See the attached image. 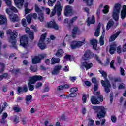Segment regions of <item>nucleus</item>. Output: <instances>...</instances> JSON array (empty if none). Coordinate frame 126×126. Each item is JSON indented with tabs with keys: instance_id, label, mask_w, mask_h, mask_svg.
<instances>
[{
	"instance_id": "1",
	"label": "nucleus",
	"mask_w": 126,
	"mask_h": 126,
	"mask_svg": "<svg viewBox=\"0 0 126 126\" xmlns=\"http://www.w3.org/2000/svg\"><path fill=\"white\" fill-rule=\"evenodd\" d=\"M99 72L102 74L104 79H105V81L101 80V85L104 87V90L106 93H109L110 91V88H111V86L110 81H109V80L107 79V73L103 70H99Z\"/></svg>"
},
{
	"instance_id": "2",
	"label": "nucleus",
	"mask_w": 126,
	"mask_h": 126,
	"mask_svg": "<svg viewBox=\"0 0 126 126\" xmlns=\"http://www.w3.org/2000/svg\"><path fill=\"white\" fill-rule=\"evenodd\" d=\"M93 110H94L95 113H97L96 118L102 119V118H105L106 116V110L104 106H93Z\"/></svg>"
},
{
	"instance_id": "3",
	"label": "nucleus",
	"mask_w": 126,
	"mask_h": 126,
	"mask_svg": "<svg viewBox=\"0 0 126 126\" xmlns=\"http://www.w3.org/2000/svg\"><path fill=\"white\" fill-rule=\"evenodd\" d=\"M7 34L11 35L9 42L13 45V47L16 48V46L15 45L16 39L15 38H17V36H18V31L16 30H14L12 32L11 30H8L7 31Z\"/></svg>"
},
{
	"instance_id": "4",
	"label": "nucleus",
	"mask_w": 126,
	"mask_h": 126,
	"mask_svg": "<svg viewBox=\"0 0 126 126\" xmlns=\"http://www.w3.org/2000/svg\"><path fill=\"white\" fill-rule=\"evenodd\" d=\"M121 8L122 5L119 3H116L114 6L112 16L115 21L119 20Z\"/></svg>"
},
{
	"instance_id": "5",
	"label": "nucleus",
	"mask_w": 126,
	"mask_h": 126,
	"mask_svg": "<svg viewBox=\"0 0 126 126\" xmlns=\"http://www.w3.org/2000/svg\"><path fill=\"white\" fill-rule=\"evenodd\" d=\"M63 10V6L61 5L60 1H57V4L55 5L54 9L53 10L50 15V17H53L56 13H57L58 16L61 15V12Z\"/></svg>"
},
{
	"instance_id": "6",
	"label": "nucleus",
	"mask_w": 126,
	"mask_h": 126,
	"mask_svg": "<svg viewBox=\"0 0 126 126\" xmlns=\"http://www.w3.org/2000/svg\"><path fill=\"white\" fill-rule=\"evenodd\" d=\"M86 43L85 39H84L82 41H74L71 43L70 46L72 49H75L76 48H80L83 45H84Z\"/></svg>"
},
{
	"instance_id": "7",
	"label": "nucleus",
	"mask_w": 126,
	"mask_h": 126,
	"mask_svg": "<svg viewBox=\"0 0 126 126\" xmlns=\"http://www.w3.org/2000/svg\"><path fill=\"white\" fill-rule=\"evenodd\" d=\"M46 57H47V54H43L39 55L38 56H35L32 59V63L33 64H37V63H41V60L46 58Z\"/></svg>"
},
{
	"instance_id": "8",
	"label": "nucleus",
	"mask_w": 126,
	"mask_h": 126,
	"mask_svg": "<svg viewBox=\"0 0 126 126\" xmlns=\"http://www.w3.org/2000/svg\"><path fill=\"white\" fill-rule=\"evenodd\" d=\"M46 36H47L46 33H44L41 35V37L39 40V42L38 44V47H39L41 50L46 49V44L44 42L45 39H46Z\"/></svg>"
},
{
	"instance_id": "9",
	"label": "nucleus",
	"mask_w": 126,
	"mask_h": 126,
	"mask_svg": "<svg viewBox=\"0 0 126 126\" xmlns=\"http://www.w3.org/2000/svg\"><path fill=\"white\" fill-rule=\"evenodd\" d=\"M92 66H93L92 63L89 62H84L82 63V65L80 66V68L81 69H82V70H84L85 68L86 70H88V69H90Z\"/></svg>"
},
{
	"instance_id": "10",
	"label": "nucleus",
	"mask_w": 126,
	"mask_h": 126,
	"mask_svg": "<svg viewBox=\"0 0 126 126\" xmlns=\"http://www.w3.org/2000/svg\"><path fill=\"white\" fill-rule=\"evenodd\" d=\"M45 26L48 27V28H53L56 30L59 29V25H58V24L56 23V22L54 20L47 23Z\"/></svg>"
},
{
	"instance_id": "11",
	"label": "nucleus",
	"mask_w": 126,
	"mask_h": 126,
	"mask_svg": "<svg viewBox=\"0 0 126 126\" xmlns=\"http://www.w3.org/2000/svg\"><path fill=\"white\" fill-rule=\"evenodd\" d=\"M20 45L24 48H27V46H28V37L27 36L24 35L21 37Z\"/></svg>"
},
{
	"instance_id": "12",
	"label": "nucleus",
	"mask_w": 126,
	"mask_h": 126,
	"mask_svg": "<svg viewBox=\"0 0 126 126\" xmlns=\"http://www.w3.org/2000/svg\"><path fill=\"white\" fill-rule=\"evenodd\" d=\"M63 67L61 65H56L54 66L53 70H52L51 73L53 75H57L60 73V71Z\"/></svg>"
},
{
	"instance_id": "13",
	"label": "nucleus",
	"mask_w": 126,
	"mask_h": 126,
	"mask_svg": "<svg viewBox=\"0 0 126 126\" xmlns=\"http://www.w3.org/2000/svg\"><path fill=\"white\" fill-rule=\"evenodd\" d=\"M92 58H93V54L90 51L88 50L85 53L83 59L84 61H86V60L92 59Z\"/></svg>"
},
{
	"instance_id": "14",
	"label": "nucleus",
	"mask_w": 126,
	"mask_h": 126,
	"mask_svg": "<svg viewBox=\"0 0 126 126\" xmlns=\"http://www.w3.org/2000/svg\"><path fill=\"white\" fill-rule=\"evenodd\" d=\"M30 79L31 80V82H32V83H35L36 81H40V80H42L43 79V77L36 75L30 78Z\"/></svg>"
},
{
	"instance_id": "15",
	"label": "nucleus",
	"mask_w": 126,
	"mask_h": 126,
	"mask_svg": "<svg viewBox=\"0 0 126 126\" xmlns=\"http://www.w3.org/2000/svg\"><path fill=\"white\" fill-rule=\"evenodd\" d=\"M64 10V14L66 16H68L69 14H72V7L70 5L66 6Z\"/></svg>"
},
{
	"instance_id": "16",
	"label": "nucleus",
	"mask_w": 126,
	"mask_h": 126,
	"mask_svg": "<svg viewBox=\"0 0 126 126\" xmlns=\"http://www.w3.org/2000/svg\"><path fill=\"white\" fill-rule=\"evenodd\" d=\"M6 4L8 6L10 7V9L14 12H17V9L15 8V7H14L13 6H11V0H4Z\"/></svg>"
},
{
	"instance_id": "17",
	"label": "nucleus",
	"mask_w": 126,
	"mask_h": 126,
	"mask_svg": "<svg viewBox=\"0 0 126 126\" xmlns=\"http://www.w3.org/2000/svg\"><path fill=\"white\" fill-rule=\"evenodd\" d=\"M16 6L18 8H22L23 3H24V0H14Z\"/></svg>"
},
{
	"instance_id": "18",
	"label": "nucleus",
	"mask_w": 126,
	"mask_h": 126,
	"mask_svg": "<svg viewBox=\"0 0 126 126\" xmlns=\"http://www.w3.org/2000/svg\"><path fill=\"white\" fill-rule=\"evenodd\" d=\"M117 49V45L116 44L113 43L110 45L109 52L111 55H114L115 54V52H116V49Z\"/></svg>"
},
{
	"instance_id": "19",
	"label": "nucleus",
	"mask_w": 126,
	"mask_h": 126,
	"mask_svg": "<svg viewBox=\"0 0 126 126\" xmlns=\"http://www.w3.org/2000/svg\"><path fill=\"white\" fill-rule=\"evenodd\" d=\"M6 13H7V14L9 15L10 16V18L11 20V21L12 22H15V21H16V19H17V18H18V16H17V15L15 14L13 15V17H12V16L10 15V11H9V9L7 8L6 10Z\"/></svg>"
},
{
	"instance_id": "20",
	"label": "nucleus",
	"mask_w": 126,
	"mask_h": 126,
	"mask_svg": "<svg viewBox=\"0 0 126 126\" xmlns=\"http://www.w3.org/2000/svg\"><path fill=\"white\" fill-rule=\"evenodd\" d=\"M121 34V31L117 32L115 34H112L109 38V42H114L117 37L119 36V35Z\"/></svg>"
},
{
	"instance_id": "21",
	"label": "nucleus",
	"mask_w": 126,
	"mask_h": 126,
	"mask_svg": "<svg viewBox=\"0 0 126 126\" xmlns=\"http://www.w3.org/2000/svg\"><path fill=\"white\" fill-rule=\"evenodd\" d=\"M120 16L121 19H125L126 17V5H124L121 10Z\"/></svg>"
},
{
	"instance_id": "22",
	"label": "nucleus",
	"mask_w": 126,
	"mask_h": 126,
	"mask_svg": "<svg viewBox=\"0 0 126 126\" xmlns=\"http://www.w3.org/2000/svg\"><path fill=\"white\" fill-rule=\"evenodd\" d=\"M29 30H30L29 28H26V33H27V34H29L30 39H31V40H33L34 39V32H33V31H29Z\"/></svg>"
},
{
	"instance_id": "23",
	"label": "nucleus",
	"mask_w": 126,
	"mask_h": 126,
	"mask_svg": "<svg viewBox=\"0 0 126 126\" xmlns=\"http://www.w3.org/2000/svg\"><path fill=\"white\" fill-rule=\"evenodd\" d=\"M0 25H2L3 24H6L7 23V19L5 16L0 15Z\"/></svg>"
},
{
	"instance_id": "24",
	"label": "nucleus",
	"mask_w": 126,
	"mask_h": 126,
	"mask_svg": "<svg viewBox=\"0 0 126 126\" xmlns=\"http://www.w3.org/2000/svg\"><path fill=\"white\" fill-rule=\"evenodd\" d=\"M32 98L33 97L31 95H28L26 96L25 100L26 101V103L27 104V105H29L30 103L32 102Z\"/></svg>"
},
{
	"instance_id": "25",
	"label": "nucleus",
	"mask_w": 126,
	"mask_h": 126,
	"mask_svg": "<svg viewBox=\"0 0 126 126\" xmlns=\"http://www.w3.org/2000/svg\"><path fill=\"white\" fill-rule=\"evenodd\" d=\"M94 95H96L97 96V98L100 102H103L104 98H103V95H100V92L94 91Z\"/></svg>"
},
{
	"instance_id": "26",
	"label": "nucleus",
	"mask_w": 126,
	"mask_h": 126,
	"mask_svg": "<svg viewBox=\"0 0 126 126\" xmlns=\"http://www.w3.org/2000/svg\"><path fill=\"white\" fill-rule=\"evenodd\" d=\"M91 101L93 105H96L98 104H100V101L99 100H98V99H97V98L94 96H92L91 97Z\"/></svg>"
},
{
	"instance_id": "27",
	"label": "nucleus",
	"mask_w": 126,
	"mask_h": 126,
	"mask_svg": "<svg viewBox=\"0 0 126 126\" xmlns=\"http://www.w3.org/2000/svg\"><path fill=\"white\" fill-rule=\"evenodd\" d=\"M100 30H101V23H99L95 30V32L94 33V36H95V37H98L100 35Z\"/></svg>"
},
{
	"instance_id": "28",
	"label": "nucleus",
	"mask_w": 126,
	"mask_h": 126,
	"mask_svg": "<svg viewBox=\"0 0 126 126\" xmlns=\"http://www.w3.org/2000/svg\"><path fill=\"white\" fill-rule=\"evenodd\" d=\"M88 26H90V24H94L95 23V17L94 16H92L91 19L90 18H88Z\"/></svg>"
},
{
	"instance_id": "29",
	"label": "nucleus",
	"mask_w": 126,
	"mask_h": 126,
	"mask_svg": "<svg viewBox=\"0 0 126 126\" xmlns=\"http://www.w3.org/2000/svg\"><path fill=\"white\" fill-rule=\"evenodd\" d=\"M105 36V30L103 29V32L102 34L99 39V43L100 46L104 45V36Z\"/></svg>"
},
{
	"instance_id": "30",
	"label": "nucleus",
	"mask_w": 126,
	"mask_h": 126,
	"mask_svg": "<svg viewBox=\"0 0 126 126\" xmlns=\"http://www.w3.org/2000/svg\"><path fill=\"white\" fill-rule=\"evenodd\" d=\"M60 61H61L60 58L53 57L51 59V64L54 65L56 64V63H60Z\"/></svg>"
},
{
	"instance_id": "31",
	"label": "nucleus",
	"mask_w": 126,
	"mask_h": 126,
	"mask_svg": "<svg viewBox=\"0 0 126 126\" xmlns=\"http://www.w3.org/2000/svg\"><path fill=\"white\" fill-rule=\"evenodd\" d=\"M31 80L30 79L29 80V82L28 83L29 90L30 91H33L34 90V85L32 84H34V83H32V82H31Z\"/></svg>"
},
{
	"instance_id": "32",
	"label": "nucleus",
	"mask_w": 126,
	"mask_h": 126,
	"mask_svg": "<svg viewBox=\"0 0 126 126\" xmlns=\"http://www.w3.org/2000/svg\"><path fill=\"white\" fill-rule=\"evenodd\" d=\"M91 44L93 45V48L94 50H96V48H97V45L98 44V42H97V40L94 39L91 40Z\"/></svg>"
},
{
	"instance_id": "33",
	"label": "nucleus",
	"mask_w": 126,
	"mask_h": 126,
	"mask_svg": "<svg viewBox=\"0 0 126 126\" xmlns=\"http://www.w3.org/2000/svg\"><path fill=\"white\" fill-rule=\"evenodd\" d=\"M63 55V50L61 49H58L55 54L56 57H58L59 58H61Z\"/></svg>"
},
{
	"instance_id": "34",
	"label": "nucleus",
	"mask_w": 126,
	"mask_h": 126,
	"mask_svg": "<svg viewBox=\"0 0 126 126\" xmlns=\"http://www.w3.org/2000/svg\"><path fill=\"white\" fill-rule=\"evenodd\" d=\"M8 116V115L7 114V113L5 112L3 113L2 119L0 121L2 124H4V123L5 122V119H6V118H7Z\"/></svg>"
},
{
	"instance_id": "35",
	"label": "nucleus",
	"mask_w": 126,
	"mask_h": 126,
	"mask_svg": "<svg viewBox=\"0 0 126 126\" xmlns=\"http://www.w3.org/2000/svg\"><path fill=\"white\" fill-rule=\"evenodd\" d=\"M113 25H114V22L113 20H109L106 26V30H109V29L111 28Z\"/></svg>"
},
{
	"instance_id": "36",
	"label": "nucleus",
	"mask_w": 126,
	"mask_h": 126,
	"mask_svg": "<svg viewBox=\"0 0 126 126\" xmlns=\"http://www.w3.org/2000/svg\"><path fill=\"white\" fill-rule=\"evenodd\" d=\"M38 18L40 22H43L45 21V17H44V14H43V13H41V14H38Z\"/></svg>"
},
{
	"instance_id": "37",
	"label": "nucleus",
	"mask_w": 126,
	"mask_h": 126,
	"mask_svg": "<svg viewBox=\"0 0 126 126\" xmlns=\"http://www.w3.org/2000/svg\"><path fill=\"white\" fill-rule=\"evenodd\" d=\"M84 1L86 2V4L88 6H91L93 4L94 0H83Z\"/></svg>"
},
{
	"instance_id": "38",
	"label": "nucleus",
	"mask_w": 126,
	"mask_h": 126,
	"mask_svg": "<svg viewBox=\"0 0 126 126\" xmlns=\"http://www.w3.org/2000/svg\"><path fill=\"white\" fill-rule=\"evenodd\" d=\"M35 9L36 12H37L38 14L43 13V11H42V10H41V9H40V8L39 7V6H37V5H35Z\"/></svg>"
},
{
	"instance_id": "39",
	"label": "nucleus",
	"mask_w": 126,
	"mask_h": 126,
	"mask_svg": "<svg viewBox=\"0 0 126 126\" xmlns=\"http://www.w3.org/2000/svg\"><path fill=\"white\" fill-rule=\"evenodd\" d=\"M77 31H78V28L75 27L72 30V33L73 37H75V35L77 33Z\"/></svg>"
},
{
	"instance_id": "40",
	"label": "nucleus",
	"mask_w": 126,
	"mask_h": 126,
	"mask_svg": "<svg viewBox=\"0 0 126 126\" xmlns=\"http://www.w3.org/2000/svg\"><path fill=\"white\" fill-rule=\"evenodd\" d=\"M32 18V14H30L26 17V19L28 23H31Z\"/></svg>"
},
{
	"instance_id": "41",
	"label": "nucleus",
	"mask_w": 126,
	"mask_h": 126,
	"mask_svg": "<svg viewBox=\"0 0 126 126\" xmlns=\"http://www.w3.org/2000/svg\"><path fill=\"white\" fill-rule=\"evenodd\" d=\"M30 70L31 71H32L33 72H37V70H38V69L37 68V66H31L30 68Z\"/></svg>"
},
{
	"instance_id": "42",
	"label": "nucleus",
	"mask_w": 126,
	"mask_h": 126,
	"mask_svg": "<svg viewBox=\"0 0 126 126\" xmlns=\"http://www.w3.org/2000/svg\"><path fill=\"white\" fill-rule=\"evenodd\" d=\"M104 9L102 10L103 13L105 14H106V13H108V12H109V6L106 5L104 6Z\"/></svg>"
},
{
	"instance_id": "43",
	"label": "nucleus",
	"mask_w": 126,
	"mask_h": 126,
	"mask_svg": "<svg viewBox=\"0 0 126 126\" xmlns=\"http://www.w3.org/2000/svg\"><path fill=\"white\" fill-rule=\"evenodd\" d=\"M5 65L3 63H0V73L4 70Z\"/></svg>"
},
{
	"instance_id": "44",
	"label": "nucleus",
	"mask_w": 126,
	"mask_h": 126,
	"mask_svg": "<svg viewBox=\"0 0 126 126\" xmlns=\"http://www.w3.org/2000/svg\"><path fill=\"white\" fill-rule=\"evenodd\" d=\"M56 0H49L48 4L49 6H53V5L56 2Z\"/></svg>"
},
{
	"instance_id": "45",
	"label": "nucleus",
	"mask_w": 126,
	"mask_h": 126,
	"mask_svg": "<svg viewBox=\"0 0 126 126\" xmlns=\"http://www.w3.org/2000/svg\"><path fill=\"white\" fill-rule=\"evenodd\" d=\"M77 95V94L76 93L71 92V93L68 95V98H69V97H71V98H74V97H76Z\"/></svg>"
},
{
	"instance_id": "46",
	"label": "nucleus",
	"mask_w": 126,
	"mask_h": 126,
	"mask_svg": "<svg viewBox=\"0 0 126 126\" xmlns=\"http://www.w3.org/2000/svg\"><path fill=\"white\" fill-rule=\"evenodd\" d=\"M115 63V61L114 60H112L111 63H110V67L111 68H112L113 70H116V68L115 66H114V63Z\"/></svg>"
},
{
	"instance_id": "47",
	"label": "nucleus",
	"mask_w": 126,
	"mask_h": 126,
	"mask_svg": "<svg viewBox=\"0 0 126 126\" xmlns=\"http://www.w3.org/2000/svg\"><path fill=\"white\" fill-rule=\"evenodd\" d=\"M94 126V120L90 119L88 124V126Z\"/></svg>"
},
{
	"instance_id": "48",
	"label": "nucleus",
	"mask_w": 126,
	"mask_h": 126,
	"mask_svg": "<svg viewBox=\"0 0 126 126\" xmlns=\"http://www.w3.org/2000/svg\"><path fill=\"white\" fill-rule=\"evenodd\" d=\"M22 24L24 27H26L27 26V24L26 23V20L25 19H23L22 20Z\"/></svg>"
},
{
	"instance_id": "49",
	"label": "nucleus",
	"mask_w": 126,
	"mask_h": 126,
	"mask_svg": "<svg viewBox=\"0 0 126 126\" xmlns=\"http://www.w3.org/2000/svg\"><path fill=\"white\" fill-rule=\"evenodd\" d=\"M59 97L60 98H62V99H67V98H68V95H66L64 94H63L59 95Z\"/></svg>"
},
{
	"instance_id": "50",
	"label": "nucleus",
	"mask_w": 126,
	"mask_h": 126,
	"mask_svg": "<svg viewBox=\"0 0 126 126\" xmlns=\"http://www.w3.org/2000/svg\"><path fill=\"white\" fill-rule=\"evenodd\" d=\"M111 120L112 123H116V121H117V117H116L115 116H112L111 117Z\"/></svg>"
},
{
	"instance_id": "51",
	"label": "nucleus",
	"mask_w": 126,
	"mask_h": 126,
	"mask_svg": "<svg viewBox=\"0 0 126 126\" xmlns=\"http://www.w3.org/2000/svg\"><path fill=\"white\" fill-rule=\"evenodd\" d=\"M120 73L123 76H125V70L122 67H120Z\"/></svg>"
},
{
	"instance_id": "52",
	"label": "nucleus",
	"mask_w": 126,
	"mask_h": 126,
	"mask_svg": "<svg viewBox=\"0 0 126 126\" xmlns=\"http://www.w3.org/2000/svg\"><path fill=\"white\" fill-rule=\"evenodd\" d=\"M43 85V83L41 82H38L36 84L35 87L36 88H40V87H42Z\"/></svg>"
},
{
	"instance_id": "53",
	"label": "nucleus",
	"mask_w": 126,
	"mask_h": 126,
	"mask_svg": "<svg viewBox=\"0 0 126 126\" xmlns=\"http://www.w3.org/2000/svg\"><path fill=\"white\" fill-rule=\"evenodd\" d=\"M92 81L94 84H99V82L97 81L95 78H93L92 79Z\"/></svg>"
},
{
	"instance_id": "54",
	"label": "nucleus",
	"mask_w": 126,
	"mask_h": 126,
	"mask_svg": "<svg viewBox=\"0 0 126 126\" xmlns=\"http://www.w3.org/2000/svg\"><path fill=\"white\" fill-rule=\"evenodd\" d=\"M113 99H114V94H113V93H111L110 94V103H112V102H113Z\"/></svg>"
},
{
	"instance_id": "55",
	"label": "nucleus",
	"mask_w": 126,
	"mask_h": 126,
	"mask_svg": "<svg viewBox=\"0 0 126 126\" xmlns=\"http://www.w3.org/2000/svg\"><path fill=\"white\" fill-rule=\"evenodd\" d=\"M76 19H77V17L75 16L69 21V23H73Z\"/></svg>"
},
{
	"instance_id": "56",
	"label": "nucleus",
	"mask_w": 126,
	"mask_h": 126,
	"mask_svg": "<svg viewBox=\"0 0 126 126\" xmlns=\"http://www.w3.org/2000/svg\"><path fill=\"white\" fill-rule=\"evenodd\" d=\"M7 77V74H4L3 75L0 76V80H2L3 78H6Z\"/></svg>"
},
{
	"instance_id": "57",
	"label": "nucleus",
	"mask_w": 126,
	"mask_h": 126,
	"mask_svg": "<svg viewBox=\"0 0 126 126\" xmlns=\"http://www.w3.org/2000/svg\"><path fill=\"white\" fill-rule=\"evenodd\" d=\"M78 91V89H77V88H72L71 89V92L74 93V92H76L77 91Z\"/></svg>"
},
{
	"instance_id": "58",
	"label": "nucleus",
	"mask_w": 126,
	"mask_h": 126,
	"mask_svg": "<svg viewBox=\"0 0 126 126\" xmlns=\"http://www.w3.org/2000/svg\"><path fill=\"white\" fill-rule=\"evenodd\" d=\"M87 99V95L84 94L83 96V103H86V99Z\"/></svg>"
},
{
	"instance_id": "59",
	"label": "nucleus",
	"mask_w": 126,
	"mask_h": 126,
	"mask_svg": "<svg viewBox=\"0 0 126 126\" xmlns=\"http://www.w3.org/2000/svg\"><path fill=\"white\" fill-rule=\"evenodd\" d=\"M65 60H68L69 61H71V56L69 55H67L64 57Z\"/></svg>"
},
{
	"instance_id": "60",
	"label": "nucleus",
	"mask_w": 126,
	"mask_h": 126,
	"mask_svg": "<svg viewBox=\"0 0 126 126\" xmlns=\"http://www.w3.org/2000/svg\"><path fill=\"white\" fill-rule=\"evenodd\" d=\"M17 92H18V93H23V89L20 87L18 88Z\"/></svg>"
},
{
	"instance_id": "61",
	"label": "nucleus",
	"mask_w": 126,
	"mask_h": 126,
	"mask_svg": "<svg viewBox=\"0 0 126 126\" xmlns=\"http://www.w3.org/2000/svg\"><path fill=\"white\" fill-rule=\"evenodd\" d=\"M98 85H99V84H94V91H97L98 90Z\"/></svg>"
},
{
	"instance_id": "62",
	"label": "nucleus",
	"mask_w": 126,
	"mask_h": 126,
	"mask_svg": "<svg viewBox=\"0 0 126 126\" xmlns=\"http://www.w3.org/2000/svg\"><path fill=\"white\" fill-rule=\"evenodd\" d=\"M94 58L96 60V61H97V62H98V63H102V62H101V60H100V58H99V57L97 56V55H95L94 56Z\"/></svg>"
},
{
	"instance_id": "63",
	"label": "nucleus",
	"mask_w": 126,
	"mask_h": 126,
	"mask_svg": "<svg viewBox=\"0 0 126 126\" xmlns=\"http://www.w3.org/2000/svg\"><path fill=\"white\" fill-rule=\"evenodd\" d=\"M61 90H63V86L60 85L57 87V91H61Z\"/></svg>"
},
{
	"instance_id": "64",
	"label": "nucleus",
	"mask_w": 126,
	"mask_h": 126,
	"mask_svg": "<svg viewBox=\"0 0 126 126\" xmlns=\"http://www.w3.org/2000/svg\"><path fill=\"white\" fill-rule=\"evenodd\" d=\"M45 126H54L53 125L50 124L48 121H46L45 122Z\"/></svg>"
}]
</instances>
